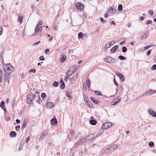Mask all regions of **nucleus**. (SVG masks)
I'll list each match as a JSON object with an SVG mask.
<instances>
[{"label": "nucleus", "mask_w": 156, "mask_h": 156, "mask_svg": "<svg viewBox=\"0 0 156 156\" xmlns=\"http://www.w3.org/2000/svg\"><path fill=\"white\" fill-rule=\"evenodd\" d=\"M78 36L79 39L82 38L83 36V34L82 32H80L78 34Z\"/></svg>", "instance_id": "nucleus-29"}, {"label": "nucleus", "mask_w": 156, "mask_h": 156, "mask_svg": "<svg viewBox=\"0 0 156 156\" xmlns=\"http://www.w3.org/2000/svg\"><path fill=\"white\" fill-rule=\"evenodd\" d=\"M18 20L20 21V23H22L23 21V18L21 16H19L18 18Z\"/></svg>", "instance_id": "nucleus-41"}, {"label": "nucleus", "mask_w": 156, "mask_h": 156, "mask_svg": "<svg viewBox=\"0 0 156 156\" xmlns=\"http://www.w3.org/2000/svg\"><path fill=\"white\" fill-rule=\"evenodd\" d=\"M27 123V120L26 119H24L23 120V122L22 125V129H24L26 126V125Z\"/></svg>", "instance_id": "nucleus-20"}, {"label": "nucleus", "mask_w": 156, "mask_h": 156, "mask_svg": "<svg viewBox=\"0 0 156 156\" xmlns=\"http://www.w3.org/2000/svg\"><path fill=\"white\" fill-rule=\"evenodd\" d=\"M40 42V41H39L33 44L34 45H37Z\"/></svg>", "instance_id": "nucleus-57"}, {"label": "nucleus", "mask_w": 156, "mask_h": 156, "mask_svg": "<svg viewBox=\"0 0 156 156\" xmlns=\"http://www.w3.org/2000/svg\"><path fill=\"white\" fill-rule=\"evenodd\" d=\"M42 22L41 21H38V23L35 28V32L37 33L41 31L42 30Z\"/></svg>", "instance_id": "nucleus-3"}, {"label": "nucleus", "mask_w": 156, "mask_h": 156, "mask_svg": "<svg viewBox=\"0 0 156 156\" xmlns=\"http://www.w3.org/2000/svg\"><path fill=\"white\" fill-rule=\"evenodd\" d=\"M2 27L0 26V35L2 34Z\"/></svg>", "instance_id": "nucleus-51"}, {"label": "nucleus", "mask_w": 156, "mask_h": 156, "mask_svg": "<svg viewBox=\"0 0 156 156\" xmlns=\"http://www.w3.org/2000/svg\"><path fill=\"white\" fill-rule=\"evenodd\" d=\"M77 8L78 9L82 10L83 9V5L82 4L80 3H77L76 5Z\"/></svg>", "instance_id": "nucleus-9"}, {"label": "nucleus", "mask_w": 156, "mask_h": 156, "mask_svg": "<svg viewBox=\"0 0 156 156\" xmlns=\"http://www.w3.org/2000/svg\"><path fill=\"white\" fill-rule=\"evenodd\" d=\"M118 146L117 144H115L109 147L112 152L113 151L117 148Z\"/></svg>", "instance_id": "nucleus-12"}, {"label": "nucleus", "mask_w": 156, "mask_h": 156, "mask_svg": "<svg viewBox=\"0 0 156 156\" xmlns=\"http://www.w3.org/2000/svg\"><path fill=\"white\" fill-rule=\"evenodd\" d=\"M153 60L154 62H156V55L154 57Z\"/></svg>", "instance_id": "nucleus-64"}, {"label": "nucleus", "mask_w": 156, "mask_h": 156, "mask_svg": "<svg viewBox=\"0 0 156 156\" xmlns=\"http://www.w3.org/2000/svg\"><path fill=\"white\" fill-rule=\"evenodd\" d=\"M156 93V90H153L151 89L149 90L148 91H147L145 92L142 94L140 95L138 97V98H140L144 96L150 95Z\"/></svg>", "instance_id": "nucleus-2"}, {"label": "nucleus", "mask_w": 156, "mask_h": 156, "mask_svg": "<svg viewBox=\"0 0 156 156\" xmlns=\"http://www.w3.org/2000/svg\"><path fill=\"white\" fill-rule=\"evenodd\" d=\"M33 90H34V91H32V92H33L34 94H35L36 95L37 94V95H36V96H37V95L38 96V94H39L38 92L37 91H34L35 90V89H33Z\"/></svg>", "instance_id": "nucleus-44"}, {"label": "nucleus", "mask_w": 156, "mask_h": 156, "mask_svg": "<svg viewBox=\"0 0 156 156\" xmlns=\"http://www.w3.org/2000/svg\"><path fill=\"white\" fill-rule=\"evenodd\" d=\"M111 152H112V151H111L109 147L108 148L105 149V150L104 151L103 154H108L110 153Z\"/></svg>", "instance_id": "nucleus-19"}, {"label": "nucleus", "mask_w": 156, "mask_h": 156, "mask_svg": "<svg viewBox=\"0 0 156 156\" xmlns=\"http://www.w3.org/2000/svg\"><path fill=\"white\" fill-rule=\"evenodd\" d=\"M118 48V47L117 45H115L111 49V51H112V53H114L117 49Z\"/></svg>", "instance_id": "nucleus-26"}, {"label": "nucleus", "mask_w": 156, "mask_h": 156, "mask_svg": "<svg viewBox=\"0 0 156 156\" xmlns=\"http://www.w3.org/2000/svg\"><path fill=\"white\" fill-rule=\"evenodd\" d=\"M113 81H114V84H115V85H116V86H118V83L116 82V80L115 78V77L114 78V79H113Z\"/></svg>", "instance_id": "nucleus-48"}, {"label": "nucleus", "mask_w": 156, "mask_h": 156, "mask_svg": "<svg viewBox=\"0 0 156 156\" xmlns=\"http://www.w3.org/2000/svg\"><path fill=\"white\" fill-rule=\"evenodd\" d=\"M86 83L87 84V87L88 88L90 87V80L89 79H87L86 81Z\"/></svg>", "instance_id": "nucleus-32"}, {"label": "nucleus", "mask_w": 156, "mask_h": 156, "mask_svg": "<svg viewBox=\"0 0 156 156\" xmlns=\"http://www.w3.org/2000/svg\"><path fill=\"white\" fill-rule=\"evenodd\" d=\"M39 59L41 60H44V58L43 56H40L39 57Z\"/></svg>", "instance_id": "nucleus-56"}, {"label": "nucleus", "mask_w": 156, "mask_h": 156, "mask_svg": "<svg viewBox=\"0 0 156 156\" xmlns=\"http://www.w3.org/2000/svg\"><path fill=\"white\" fill-rule=\"evenodd\" d=\"M30 137H29V136H28V137H27V138H26V140H25L26 143H27L29 141V140H30Z\"/></svg>", "instance_id": "nucleus-52"}, {"label": "nucleus", "mask_w": 156, "mask_h": 156, "mask_svg": "<svg viewBox=\"0 0 156 156\" xmlns=\"http://www.w3.org/2000/svg\"><path fill=\"white\" fill-rule=\"evenodd\" d=\"M69 78L68 76L65 77L64 78V80L66 82L68 80Z\"/></svg>", "instance_id": "nucleus-58"}, {"label": "nucleus", "mask_w": 156, "mask_h": 156, "mask_svg": "<svg viewBox=\"0 0 156 156\" xmlns=\"http://www.w3.org/2000/svg\"><path fill=\"white\" fill-rule=\"evenodd\" d=\"M41 96L42 98V100H43L45 97H46V95L44 93H42L41 94Z\"/></svg>", "instance_id": "nucleus-31"}, {"label": "nucleus", "mask_w": 156, "mask_h": 156, "mask_svg": "<svg viewBox=\"0 0 156 156\" xmlns=\"http://www.w3.org/2000/svg\"><path fill=\"white\" fill-rule=\"evenodd\" d=\"M125 43V41H122V42H120L119 43V44L121 45H122L123 44H124Z\"/></svg>", "instance_id": "nucleus-60"}, {"label": "nucleus", "mask_w": 156, "mask_h": 156, "mask_svg": "<svg viewBox=\"0 0 156 156\" xmlns=\"http://www.w3.org/2000/svg\"><path fill=\"white\" fill-rule=\"evenodd\" d=\"M36 95L34 94L32 92L27 94V103L29 104H32L33 103V101L36 97Z\"/></svg>", "instance_id": "nucleus-1"}, {"label": "nucleus", "mask_w": 156, "mask_h": 156, "mask_svg": "<svg viewBox=\"0 0 156 156\" xmlns=\"http://www.w3.org/2000/svg\"><path fill=\"white\" fill-rule=\"evenodd\" d=\"M119 58L120 60H125L126 58V57H124L122 55H120L119 56Z\"/></svg>", "instance_id": "nucleus-33"}, {"label": "nucleus", "mask_w": 156, "mask_h": 156, "mask_svg": "<svg viewBox=\"0 0 156 156\" xmlns=\"http://www.w3.org/2000/svg\"><path fill=\"white\" fill-rule=\"evenodd\" d=\"M23 145L22 144L20 143L19 149V151H21L23 147Z\"/></svg>", "instance_id": "nucleus-43"}, {"label": "nucleus", "mask_w": 156, "mask_h": 156, "mask_svg": "<svg viewBox=\"0 0 156 156\" xmlns=\"http://www.w3.org/2000/svg\"><path fill=\"white\" fill-rule=\"evenodd\" d=\"M151 50L148 51L147 52V55H149L151 54Z\"/></svg>", "instance_id": "nucleus-59"}, {"label": "nucleus", "mask_w": 156, "mask_h": 156, "mask_svg": "<svg viewBox=\"0 0 156 156\" xmlns=\"http://www.w3.org/2000/svg\"><path fill=\"white\" fill-rule=\"evenodd\" d=\"M101 135V134H97L94 137V138H93L92 139V140H94V139H96V138H97L98 136H100Z\"/></svg>", "instance_id": "nucleus-54"}, {"label": "nucleus", "mask_w": 156, "mask_h": 156, "mask_svg": "<svg viewBox=\"0 0 156 156\" xmlns=\"http://www.w3.org/2000/svg\"><path fill=\"white\" fill-rule=\"evenodd\" d=\"M94 93L96 94H97V95H100V96L102 95V94H101V92L100 91H95Z\"/></svg>", "instance_id": "nucleus-35"}, {"label": "nucleus", "mask_w": 156, "mask_h": 156, "mask_svg": "<svg viewBox=\"0 0 156 156\" xmlns=\"http://www.w3.org/2000/svg\"><path fill=\"white\" fill-rule=\"evenodd\" d=\"M57 27H58V26H56V25H55L53 26V28L55 30H57Z\"/></svg>", "instance_id": "nucleus-55"}, {"label": "nucleus", "mask_w": 156, "mask_h": 156, "mask_svg": "<svg viewBox=\"0 0 156 156\" xmlns=\"http://www.w3.org/2000/svg\"><path fill=\"white\" fill-rule=\"evenodd\" d=\"M115 9L114 7H111L108 10V13H110L112 14H114L115 12Z\"/></svg>", "instance_id": "nucleus-13"}, {"label": "nucleus", "mask_w": 156, "mask_h": 156, "mask_svg": "<svg viewBox=\"0 0 156 156\" xmlns=\"http://www.w3.org/2000/svg\"><path fill=\"white\" fill-rule=\"evenodd\" d=\"M121 101V98H115L112 102V105H116L119 102Z\"/></svg>", "instance_id": "nucleus-6"}, {"label": "nucleus", "mask_w": 156, "mask_h": 156, "mask_svg": "<svg viewBox=\"0 0 156 156\" xmlns=\"http://www.w3.org/2000/svg\"><path fill=\"white\" fill-rule=\"evenodd\" d=\"M154 144L152 141H150L148 145L149 146L152 147L154 146Z\"/></svg>", "instance_id": "nucleus-38"}, {"label": "nucleus", "mask_w": 156, "mask_h": 156, "mask_svg": "<svg viewBox=\"0 0 156 156\" xmlns=\"http://www.w3.org/2000/svg\"><path fill=\"white\" fill-rule=\"evenodd\" d=\"M84 99L86 101L87 100V101L89 100L86 94H84L83 95Z\"/></svg>", "instance_id": "nucleus-45"}, {"label": "nucleus", "mask_w": 156, "mask_h": 156, "mask_svg": "<svg viewBox=\"0 0 156 156\" xmlns=\"http://www.w3.org/2000/svg\"><path fill=\"white\" fill-rule=\"evenodd\" d=\"M80 140H81V143H84L87 141L86 137L84 138L81 139Z\"/></svg>", "instance_id": "nucleus-30"}, {"label": "nucleus", "mask_w": 156, "mask_h": 156, "mask_svg": "<svg viewBox=\"0 0 156 156\" xmlns=\"http://www.w3.org/2000/svg\"><path fill=\"white\" fill-rule=\"evenodd\" d=\"M104 60L106 62L111 63L115 62V60L111 57L108 56L104 58Z\"/></svg>", "instance_id": "nucleus-4"}, {"label": "nucleus", "mask_w": 156, "mask_h": 156, "mask_svg": "<svg viewBox=\"0 0 156 156\" xmlns=\"http://www.w3.org/2000/svg\"><path fill=\"white\" fill-rule=\"evenodd\" d=\"M51 124L53 125L56 126L57 124V122L56 118H52L51 120Z\"/></svg>", "instance_id": "nucleus-16"}, {"label": "nucleus", "mask_w": 156, "mask_h": 156, "mask_svg": "<svg viewBox=\"0 0 156 156\" xmlns=\"http://www.w3.org/2000/svg\"><path fill=\"white\" fill-rule=\"evenodd\" d=\"M36 72V70L35 69H31L29 71V72H33L34 73H35Z\"/></svg>", "instance_id": "nucleus-47"}, {"label": "nucleus", "mask_w": 156, "mask_h": 156, "mask_svg": "<svg viewBox=\"0 0 156 156\" xmlns=\"http://www.w3.org/2000/svg\"><path fill=\"white\" fill-rule=\"evenodd\" d=\"M5 74L8 75L14 71L13 69H5Z\"/></svg>", "instance_id": "nucleus-11"}, {"label": "nucleus", "mask_w": 156, "mask_h": 156, "mask_svg": "<svg viewBox=\"0 0 156 156\" xmlns=\"http://www.w3.org/2000/svg\"><path fill=\"white\" fill-rule=\"evenodd\" d=\"M20 126H16L15 127V129L17 131H19L20 129Z\"/></svg>", "instance_id": "nucleus-49"}, {"label": "nucleus", "mask_w": 156, "mask_h": 156, "mask_svg": "<svg viewBox=\"0 0 156 156\" xmlns=\"http://www.w3.org/2000/svg\"><path fill=\"white\" fill-rule=\"evenodd\" d=\"M66 55L63 56L60 58V61L61 62H63L65 61L66 60Z\"/></svg>", "instance_id": "nucleus-27"}, {"label": "nucleus", "mask_w": 156, "mask_h": 156, "mask_svg": "<svg viewBox=\"0 0 156 156\" xmlns=\"http://www.w3.org/2000/svg\"><path fill=\"white\" fill-rule=\"evenodd\" d=\"M53 85L55 87H57L58 86V83L57 82L55 81L53 83Z\"/></svg>", "instance_id": "nucleus-42"}, {"label": "nucleus", "mask_w": 156, "mask_h": 156, "mask_svg": "<svg viewBox=\"0 0 156 156\" xmlns=\"http://www.w3.org/2000/svg\"><path fill=\"white\" fill-rule=\"evenodd\" d=\"M86 103L87 105L89 107L92 108L93 107V105L92 103L89 101H87V100H86Z\"/></svg>", "instance_id": "nucleus-22"}, {"label": "nucleus", "mask_w": 156, "mask_h": 156, "mask_svg": "<svg viewBox=\"0 0 156 156\" xmlns=\"http://www.w3.org/2000/svg\"><path fill=\"white\" fill-rule=\"evenodd\" d=\"M149 13L150 14V16H152L153 14V11L152 10H150L148 11Z\"/></svg>", "instance_id": "nucleus-50"}, {"label": "nucleus", "mask_w": 156, "mask_h": 156, "mask_svg": "<svg viewBox=\"0 0 156 156\" xmlns=\"http://www.w3.org/2000/svg\"><path fill=\"white\" fill-rule=\"evenodd\" d=\"M46 106L48 108H52L54 106V104L53 103L49 102L46 103Z\"/></svg>", "instance_id": "nucleus-15"}, {"label": "nucleus", "mask_w": 156, "mask_h": 156, "mask_svg": "<svg viewBox=\"0 0 156 156\" xmlns=\"http://www.w3.org/2000/svg\"><path fill=\"white\" fill-rule=\"evenodd\" d=\"M91 99L92 101L95 104H98L99 102V101L98 100H97L96 99H95L93 97H91Z\"/></svg>", "instance_id": "nucleus-24"}, {"label": "nucleus", "mask_w": 156, "mask_h": 156, "mask_svg": "<svg viewBox=\"0 0 156 156\" xmlns=\"http://www.w3.org/2000/svg\"><path fill=\"white\" fill-rule=\"evenodd\" d=\"M81 144V140H79L78 141L76 142L75 143L73 147L74 148H76L79 145Z\"/></svg>", "instance_id": "nucleus-23"}, {"label": "nucleus", "mask_w": 156, "mask_h": 156, "mask_svg": "<svg viewBox=\"0 0 156 156\" xmlns=\"http://www.w3.org/2000/svg\"><path fill=\"white\" fill-rule=\"evenodd\" d=\"M97 122V121L95 120L92 119L90 121V124L92 125H96Z\"/></svg>", "instance_id": "nucleus-21"}, {"label": "nucleus", "mask_w": 156, "mask_h": 156, "mask_svg": "<svg viewBox=\"0 0 156 156\" xmlns=\"http://www.w3.org/2000/svg\"><path fill=\"white\" fill-rule=\"evenodd\" d=\"M100 21L101 22V23H105L106 22V20H104L103 19V18H101V17L100 18Z\"/></svg>", "instance_id": "nucleus-39"}, {"label": "nucleus", "mask_w": 156, "mask_h": 156, "mask_svg": "<svg viewBox=\"0 0 156 156\" xmlns=\"http://www.w3.org/2000/svg\"><path fill=\"white\" fill-rule=\"evenodd\" d=\"M1 107L4 111H6V108L5 107V103L4 101H2L0 104Z\"/></svg>", "instance_id": "nucleus-18"}, {"label": "nucleus", "mask_w": 156, "mask_h": 156, "mask_svg": "<svg viewBox=\"0 0 156 156\" xmlns=\"http://www.w3.org/2000/svg\"><path fill=\"white\" fill-rule=\"evenodd\" d=\"M76 71V70L75 69H73V70L72 69H69L67 72L66 75L68 76H69L72 74Z\"/></svg>", "instance_id": "nucleus-7"}, {"label": "nucleus", "mask_w": 156, "mask_h": 156, "mask_svg": "<svg viewBox=\"0 0 156 156\" xmlns=\"http://www.w3.org/2000/svg\"><path fill=\"white\" fill-rule=\"evenodd\" d=\"M115 43V41H111L110 42H108L106 43L105 45V47L106 48H110L112 45H113Z\"/></svg>", "instance_id": "nucleus-8"}, {"label": "nucleus", "mask_w": 156, "mask_h": 156, "mask_svg": "<svg viewBox=\"0 0 156 156\" xmlns=\"http://www.w3.org/2000/svg\"><path fill=\"white\" fill-rule=\"evenodd\" d=\"M116 75L119 76L122 81H123L124 80V77L122 74L120 73H117Z\"/></svg>", "instance_id": "nucleus-14"}, {"label": "nucleus", "mask_w": 156, "mask_h": 156, "mask_svg": "<svg viewBox=\"0 0 156 156\" xmlns=\"http://www.w3.org/2000/svg\"><path fill=\"white\" fill-rule=\"evenodd\" d=\"M148 112L149 114L154 117H156V112H155L152 109H149Z\"/></svg>", "instance_id": "nucleus-10"}, {"label": "nucleus", "mask_w": 156, "mask_h": 156, "mask_svg": "<svg viewBox=\"0 0 156 156\" xmlns=\"http://www.w3.org/2000/svg\"><path fill=\"white\" fill-rule=\"evenodd\" d=\"M94 136V135L93 134H90L88 135L86 138L87 139V140H90L91 139H92Z\"/></svg>", "instance_id": "nucleus-17"}, {"label": "nucleus", "mask_w": 156, "mask_h": 156, "mask_svg": "<svg viewBox=\"0 0 156 156\" xmlns=\"http://www.w3.org/2000/svg\"><path fill=\"white\" fill-rule=\"evenodd\" d=\"M2 71L1 70H0V77H2Z\"/></svg>", "instance_id": "nucleus-61"}, {"label": "nucleus", "mask_w": 156, "mask_h": 156, "mask_svg": "<svg viewBox=\"0 0 156 156\" xmlns=\"http://www.w3.org/2000/svg\"><path fill=\"white\" fill-rule=\"evenodd\" d=\"M152 23V21L151 20H147L146 23L147 25H148L149 24H151Z\"/></svg>", "instance_id": "nucleus-46"}, {"label": "nucleus", "mask_w": 156, "mask_h": 156, "mask_svg": "<svg viewBox=\"0 0 156 156\" xmlns=\"http://www.w3.org/2000/svg\"><path fill=\"white\" fill-rule=\"evenodd\" d=\"M127 50V48L125 46H123L122 49V51L123 52H125Z\"/></svg>", "instance_id": "nucleus-36"}, {"label": "nucleus", "mask_w": 156, "mask_h": 156, "mask_svg": "<svg viewBox=\"0 0 156 156\" xmlns=\"http://www.w3.org/2000/svg\"><path fill=\"white\" fill-rule=\"evenodd\" d=\"M118 10L119 11H122V6L121 4H119L118 7Z\"/></svg>", "instance_id": "nucleus-34"}, {"label": "nucleus", "mask_w": 156, "mask_h": 156, "mask_svg": "<svg viewBox=\"0 0 156 156\" xmlns=\"http://www.w3.org/2000/svg\"><path fill=\"white\" fill-rule=\"evenodd\" d=\"M151 68H156V65L154 64L153 65Z\"/></svg>", "instance_id": "nucleus-63"}, {"label": "nucleus", "mask_w": 156, "mask_h": 156, "mask_svg": "<svg viewBox=\"0 0 156 156\" xmlns=\"http://www.w3.org/2000/svg\"><path fill=\"white\" fill-rule=\"evenodd\" d=\"M5 66L6 68H10L11 67H12V68H15L14 67H13L10 63L6 64Z\"/></svg>", "instance_id": "nucleus-28"}, {"label": "nucleus", "mask_w": 156, "mask_h": 156, "mask_svg": "<svg viewBox=\"0 0 156 156\" xmlns=\"http://www.w3.org/2000/svg\"><path fill=\"white\" fill-rule=\"evenodd\" d=\"M60 87L62 89H64L65 87V84L64 83H62L60 86Z\"/></svg>", "instance_id": "nucleus-37"}, {"label": "nucleus", "mask_w": 156, "mask_h": 156, "mask_svg": "<svg viewBox=\"0 0 156 156\" xmlns=\"http://www.w3.org/2000/svg\"><path fill=\"white\" fill-rule=\"evenodd\" d=\"M16 122L17 124H19L20 123V121L18 119H16Z\"/></svg>", "instance_id": "nucleus-62"}, {"label": "nucleus", "mask_w": 156, "mask_h": 156, "mask_svg": "<svg viewBox=\"0 0 156 156\" xmlns=\"http://www.w3.org/2000/svg\"><path fill=\"white\" fill-rule=\"evenodd\" d=\"M16 133L15 131H12L10 132L9 136L10 137H14L16 136Z\"/></svg>", "instance_id": "nucleus-25"}, {"label": "nucleus", "mask_w": 156, "mask_h": 156, "mask_svg": "<svg viewBox=\"0 0 156 156\" xmlns=\"http://www.w3.org/2000/svg\"><path fill=\"white\" fill-rule=\"evenodd\" d=\"M112 125V123L109 122L104 123L101 126V128L103 129H106L109 127H111Z\"/></svg>", "instance_id": "nucleus-5"}, {"label": "nucleus", "mask_w": 156, "mask_h": 156, "mask_svg": "<svg viewBox=\"0 0 156 156\" xmlns=\"http://www.w3.org/2000/svg\"><path fill=\"white\" fill-rule=\"evenodd\" d=\"M46 135H47V134H42V135L41 136H40V138L42 139H43V138H44V136Z\"/></svg>", "instance_id": "nucleus-53"}, {"label": "nucleus", "mask_w": 156, "mask_h": 156, "mask_svg": "<svg viewBox=\"0 0 156 156\" xmlns=\"http://www.w3.org/2000/svg\"><path fill=\"white\" fill-rule=\"evenodd\" d=\"M148 35H147L145 34L142 35L141 37V38L142 39H145L147 37Z\"/></svg>", "instance_id": "nucleus-40"}]
</instances>
